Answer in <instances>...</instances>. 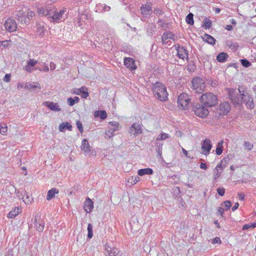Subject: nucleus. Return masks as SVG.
<instances>
[{
	"mask_svg": "<svg viewBox=\"0 0 256 256\" xmlns=\"http://www.w3.org/2000/svg\"><path fill=\"white\" fill-rule=\"evenodd\" d=\"M203 39L204 41L212 45H214L216 42V40L211 36L208 34H205L204 36Z\"/></svg>",
	"mask_w": 256,
	"mask_h": 256,
	"instance_id": "30",
	"label": "nucleus"
},
{
	"mask_svg": "<svg viewBox=\"0 0 256 256\" xmlns=\"http://www.w3.org/2000/svg\"><path fill=\"white\" fill-rule=\"evenodd\" d=\"M222 206L223 207L224 209L227 211L231 206V203L230 200H226L222 204Z\"/></svg>",
	"mask_w": 256,
	"mask_h": 256,
	"instance_id": "43",
	"label": "nucleus"
},
{
	"mask_svg": "<svg viewBox=\"0 0 256 256\" xmlns=\"http://www.w3.org/2000/svg\"><path fill=\"white\" fill-rule=\"evenodd\" d=\"M152 92L154 96L160 101L167 100L168 92L166 86L162 83L156 82L152 86Z\"/></svg>",
	"mask_w": 256,
	"mask_h": 256,
	"instance_id": "2",
	"label": "nucleus"
},
{
	"mask_svg": "<svg viewBox=\"0 0 256 256\" xmlns=\"http://www.w3.org/2000/svg\"><path fill=\"white\" fill-rule=\"evenodd\" d=\"M124 65L130 69L133 70L136 69L135 62L133 58H125L124 59Z\"/></svg>",
	"mask_w": 256,
	"mask_h": 256,
	"instance_id": "22",
	"label": "nucleus"
},
{
	"mask_svg": "<svg viewBox=\"0 0 256 256\" xmlns=\"http://www.w3.org/2000/svg\"><path fill=\"white\" fill-rule=\"evenodd\" d=\"M72 128V126L68 122H62L58 127L59 130L62 132L64 131V128L71 130Z\"/></svg>",
	"mask_w": 256,
	"mask_h": 256,
	"instance_id": "34",
	"label": "nucleus"
},
{
	"mask_svg": "<svg viewBox=\"0 0 256 256\" xmlns=\"http://www.w3.org/2000/svg\"><path fill=\"white\" fill-rule=\"evenodd\" d=\"M230 48H232V49L234 50H237V48L238 47V45L236 43H234V44H227Z\"/></svg>",
	"mask_w": 256,
	"mask_h": 256,
	"instance_id": "53",
	"label": "nucleus"
},
{
	"mask_svg": "<svg viewBox=\"0 0 256 256\" xmlns=\"http://www.w3.org/2000/svg\"><path fill=\"white\" fill-rule=\"evenodd\" d=\"M238 91H239V92H240V96H242V97L240 98L242 99V100H244V98L246 96L247 93L244 90H242L240 88H238Z\"/></svg>",
	"mask_w": 256,
	"mask_h": 256,
	"instance_id": "51",
	"label": "nucleus"
},
{
	"mask_svg": "<svg viewBox=\"0 0 256 256\" xmlns=\"http://www.w3.org/2000/svg\"><path fill=\"white\" fill-rule=\"evenodd\" d=\"M140 180V178L138 176H132L129 177L126 180L128 184L131 186L134 185Z\"/></svg>",
	"mask_w": 256,
	"mask_h": 256,
	"instance_id": "28",
	"label": "nucleus"
},
{
	"mask_svg": "<svg viewBox=\"0 0 256 256\" xmlns=\"http://www.w3.org/2000/svg\"><path fill=\"white\" fill-rule=\"evenodd\" d=\"M169 138V134L164 132H162V134H160L157 138V140H166Z\"/></svg>",
	"mask_w": 256,
	"mask_h": 256,
	"instance_id": "41",
	"label": "nucleus"
},
{
	"mask_svg": "<svg viewBox=\"0 0 256 256\" xmlns=\"http://www.w3.org/2000/svg\"><path fill=\"white\" fill-rule=\"evenodd\" d=\"M38 62L34 58H30L26 61V64L23 66V69L26 72L32 73L34 70H38V68L35 66Z\"/></svg>",
	"mask_w": 256,
	"mask_h": 256,
	"instance_id": "10",
	"label": "nucleus"
},
{
	"mask_svg": "<svg viewBox=\"0 0 256 256\" xmlns=\"http://www.w3.org/2000/svg\"><path fill=\"white\" fill-rule=\"evenodd\" d=\"M224 168L225 164L224 163V160H222L221 162L217 164L214 170L213 178L214 180H216L220 176L222 171Z\"/></svg>",
	"mask_w": 256,
	"mask_h": 256,
	"instance_id": "12",
	"label": "nucleus"
},
{
	"mask_svg": "<svg viewBox=\"0 0 256 256\" xmlns=\"http://www.w3.org/2000/svg\"><path fill=\"white\" fill-rule=\"evenodd\" d=\"M222 144L223 141H220L218 144L216 150V154L220 155L222 152Z\"/></svg>",
	"mask_w": 256,
	"mask_h": 256,
	"instance_id": "38",
	"label": "nucleus"
},
{
	"mask_svg": "<svg viewBox=\"0 0 256 256\" xmlns=\"http://www.w3.org/2000/svg\"><path fill=\"white\" fill-rule=\"evenodd\" d=\"M88 238H91L93 236V231H92V226L90 224H88Z\"/></svg>",
	"mask_w": 256,
	"mask_h": 256,
	"instance_id": "44",
	"label": "nucleus"
},
{
	"mask_svg": "<svg viewBox=\"0 0 256 256\" xmlns=\"http://www.w3.org/2000/svg\"><path fill=\"white\" fill-rule=\"evenodd\" d=\"M141 13L144 16L150 14L152 12V7L151 3H147L146 4H142L140 8Z\"/></svg>",
	"mask_w": 256,
	"mask_h": 256,
	"instance_id": "20",
	"label": "nucleus"
},
{
	"mask_svg": "<svg viewBox=\"0 0 256 256\" xmlns=\"http://www.w3.org/2000/svg\"><path fill=\"white\" fill-rule=\"evenodd\" d=\"M200 168L202 170H206L207 168V166L206 164L202 162L200 164Z\"/></svg>",
	"mask_w": 256,
	"mask_h": 256,
	"instance_id": "64",
	"label": "nucleus"
},
{
	"mask_svg": "<svg viewBox=\"0 0 256 256\" xmlns=\"http://www.w3.org/2000/svg\"><path fill=\"white\" fill-rule=\"evenodd\" d=\"M66 10H60V12H56V8L53 7L52 9V14L50 16V21L53 22H60L64 19V14Z\"/></svg>",
	"mask_w": 256,
	"mask_h": 256,
	"instance_id": "6",
	"label": "nucleus"
},
{
	"mask_svg": "<svg viewBox=\"0 0 256 256\" xmlns=\"http://www.w3.org/2000/svg\"><path fill=\"white\" fill-rule=\"evenodd\" d=\"M212 147V144L210 140L209 139H206L202 144V154L206 156L208 154Z\"/></svg>",
	"mask_w": 256,
	"mask_h": 256,
	"instance_id": "16",
	"label": "nucleus"
},
{
	"mask_svg": "<svg viewBox=\"0 0 256 256\" xmlns=\"http://www.w3.org/2000/svg\"><path fill=\"white\" fill-rule=\"evenodd\" d=\"M244 149L248 151H250L254 148L253 144L250 142L246 141H244Z\"/></svg>",
	"mask_w": 256,
	"mask_h": 256,
	"instance_id": "39",
	"label": "nucleus"
},
{
	"mask_svg": "<svg viewBox=\"0 0 256 256\" xmlns=\"http://www.w3.org/2000/svg\"><path fill=\"white\" fill-rule=\"evenodd\" d=\"M228 58V56L226 53L221 52L217 56L216 59L220 62H224Z\"/></svg>",
	"mask_w": 256,
	"mask_h": 256,
	"instance_id": "35",
	"label": "nucleus"
},
{
	"mask_svg": "<svg viewBox=\"0 0 256 256\" xmlns=\"http://www.w3.org/2000/svg\"><path fill=\"white\" fill-rule=\"evenodd\" d=\"M241 64L245 68H248L251 65V63L246 59L242 60Z\"/></svg>",
	"mask_w": 256,
	"mask_h": 256,
	"instance_id": "47",
	"label": "nucleus"
},
{
	"mask_svg": "<svg viewBox=\"0 0 256 256\" xmlns=\"http://www.w3.org/2000/svg\"><path fill=\"white\" fill-rule=\"evenodd\" d=\"M44 222L40 219L38 220L37 218L35 219V227L36 230L38 232H42L44 229Z\"/></svg>",
	"mask_w": 256,
	"mask_h": 256,
	"instance_id": "26",
	"label": "nucleus"
},
{
	"mask_svg": "<svg viewBox=\"0 0 256 256\" xmlns=\"http://www.w3.org/2000/svg\"><path fill=\"white\" fill-rule=\"evenodd\" d=\"M177 56L178 57L183 60H188V52L187 50L182 46L178 44L176 46Z\"/></svg>",
	"mask_w": 256,
	"mask_h": 256,
	"instance_id": "15",
	"label": "nucleus"
},
{
	"mask_svg": "<svg viewBox=\"0 0 256 256\" xmlns=\"http://www.w3.org/2000/svg\"><path fill=\"white\" fill-rule=\"evenodd\" d=\"M190 98L186 93H182L178 98V104L180 108L186 110L189 106Z\"/></svg>",
	"mask_w": 256,
	"mask_h": 256,
	"instance_id": "5",
	"label": "nucleus"
},
{
	"mask_svg": "<svg viewBox=\"0 0 256 256\" xmlns=\"http://www.w3.org/2000/svg\"><path fill=\"white\" fill-rule=\"evenodd\" d=\"M221 240L220 238L216 237L215 238L212 242V244H220Z\"/></svg>",
	"mask_w": 256,
	"mask_h": 256,
	"instance_id": "58",
	"label": "nucleus"
},
{
	"mask_svg": "<svg viewBox=\"0 0 256 256\" xmlns=\"http://www.w3.org/2000/svg\"><path fill=\"white\" fill-rule=\"evenodd\" d=\"M81 150L84 153L88 154L90 152V146L86 139H84L82 142Z\"/></svg>",
	"mask_w": 256,
	"mask_h": 256,
	"instance_id": "24",
	"label": "nucleus"
},
{
	"mask_svg": "<svg viewBox=\"0 0 256 256\" xmlns=\"http://www.w3.org/2000/svg\"><path fill=\"white\" fill-rule=\"evenodd\" d=\"M129 132L130 134L137 136L142 133V128L140 124H133L129 128Z\"/></svg>",
	"mask_w": 256,
	"mask_h": 256,
	"instance_id": "14",
	"label": "nucleus"
},
{
	"mask_svg": "<svg viewBox=\"0 0 256 256\" xmlns=\"http://www.w3.org/2000/svg\"><path fill=\"white\" fill-rule=\"evenodd\" d=\"M217 192L220 196H223L225 193V189L223 188H219L217 189Z\"/></svg>",
	"mask_w": 256,
	"mask_h": 256,
	"instance_id": "50",
	"label": "nucleus"
},
{
	"mask_svg": "<svg viewBox=\"0 0 256 256\" xmlns=\"http://www.w3.org/2000/svg\"><path fill=\"white\" fill-rule=\"evenodd\" d=\"M4 26L6 30L10 32H13L17 28V24L16 21L10 18L5 22Z\"/></svg>",
	"mask_w": 256,
	"mask_h": 256,
	"instance_id": "13",
	"label": "nucleus"
},
{
	"mask_svg": "<svg viewBox=\"0 0 256 256\" xmlns=\"http://www.w3.org/2000/svg\"><path fill=\"white\" fill-rule=\"evenodd\" d=\"M256 227V222H254V223H249L248 224H246L242 226V230H248L250 228H254Z\"/></svg>",
	"mask_w": 256,
	"mask_h": 256,
	"instance_id": "42",
	"label": "nucleus"
},
{
	"mask_svg": "<svg viewBox=\"0 0 256 256\" xmlns=\"http://www.w3.org/2000/svg\"><path fill=\"white\" fill-rule=\"evenodd\" d=\"M12 40H6L4 41H0V46H3L4 48H7L10 45Z\"/></svg>",
	"mask_w": 256,
	"mask_h": 256,
	"instance_id": "46",
	"label": "nucleus"
},
{
	"mask_svg": "<svg viewBox=\"0 0 256 256\" xmlns=\"http://www.w3.org/2000/svg\"><path fill=\"white\" fill-rule=\"evenodd\" d=\"M192 89L196 92L202 93L206 88L205 84L202 78H194L191 82Z\"/></svg>",
	"mask_w": 256,
	"mask_h": 256,
	"instance_id": "4",
	"label": "nucleus"
},
{
	"mask_svg": "<svg viewBox=\"0 0 256 256\" xmlns=\"http://www.w3.org/2000/svg\"><path fill=\"white\" fill-rule=\"evenodd\" d=\"M52 8L53 6H46L38 8V14L40 16H46L48 18H49L50 16V13H52Z\"/></svg>",
	"mask_w": 256,
	"mask_h": 256,
	"instance_id": "17",
	"label": "nucleus"
},
{
	"mask_svg": "<svg viewBox=\"0 0 256 256\" xmlns=\"http://www.w3.org/2000/svg\"><path fill=\"white\" fill-rule=\"evenodd\" d=\"M44 105L48 108L50 110L54 112H60L61 108L58 103L50 102H45L43 104Z\"/></svg>",
	"mask_w": 256,
	"mask_h": 256,
	"instance_id": "21",
	"label": "nucleus"
},
{
	"mask_svg": "<svg viewBox=\"0 0 256 256\" xmlns=\"http://www.w3.org/2000/svg\"><path fill=\"white\" fill-rule=\"evenodd\" d=\"M119 250L113 244L106 243L104 246V254L106 256H116Z\"/></svg>",
	"mask_w": 256,
	"mask_h": 256,
	"instance_id": "9",
	"label": "nucleus"
},
{
	"mask_svg": "<svg viewBox=\"0 0 256 256\" xmlns=\"http://www.w3.org/2000/svg\"><path fill=\"white\" fill-rule=\"evenodd\" d=\"M67 102L70 106H72L75 104L73 98H70L67 100Z\"/></svg>",
	"mask_w": 256,
	"mask_h": 256,
	"instance_id": "54",
	"label": "nucleus"
},
{
	"mask_svg": "<svg viewBox=\"0 0 256 256\" xmlns=\"http://www.w3.org/2000/svg\"><path fill=\"white\" fill-rule=\"evenodd\" d=\"M94 116H100L102 120H104L107 117V114L105 110H96L94 112Z\"/></svg>",
	"mask_w": 256,
	"mask_h": 256,
	"instance_id": "31",
	"label": "nucleus"
},
{
	"mask_svg": "<svg viewBox=\"0 0 256 256\" xmlns=\"http://www.w3.org/2000/svg\"><path fill=\"white\" fill-rule=\"evenodd\" d=\"M78 91L80 92L82 94L81 97L84 98H86L88 96V88L85 86H82L80 88L78 89Z\"/></svg>",
	"mask_w": 256,
	"mask_h": 256,
	"instance_id": "33",
	"label": "nucleus"
},
{
	"mask_svg": "<svg viewBox=\"0 0 256 256\" xmlns=\"http://www.w3.org/2000/svg\"><path fill=\"white\" fill-rule=\"evenodd\" d=\"M224 211L226 210L224 209L223 207L220 206L218 208V214L220 215L221 216H222V214Z\"/></svg>",
	"mask_w": 256,
	"mask_h": 256,
	"instance_id": "56",
	"label": "nucleus"
},
{
	"mask_svg": "<svg viewBox=\"0 0 256 256\" xmlns=\"http://www.w3.org/2000/svg\"><path fill=\"white\" fill-rule=\"evenodd\" d=\"M154 13L156 16H160L162 14V10L159 8H156L154 10Z\"/></svg>",
	"mask_w": 256,
	"mask_h": 256,
	"instance_id": "49",
	"label": "nucleus"
},
{
	"mask_svg": "<svg viewBox=\"0 0 256 256\" xmlns=\"http://www.w3.org/2000/svg\"><path fill=\"white\" fill-rule=\"evenodd\" d=\"M38 70L40 72L42 71L44 72H48L49 71V68L47 64H44V68H38Z\"/></svg>",
	"mask_w": 256,
	"mask_h": 256,
	"instance_id": "52",
	"label": "nucleus"
},
{
	"mask_svg": "<svg viewBox=\"0 0 256 256\" xmlns=\"http://www.w3.org/2000/svg\"><path fill=\"white\" fill-rule=\"evenodd\" d=\"M24 199V202L25 204H30L32 201L30 200L29 198V196H26V198H22Z\"/></svg>",
	"mask_w": 256,
	"mask_h": 256,
	"instance_id": "59",
	"label": "nucleus"
},
{
	"mask_svg": "<svg viewBox=\"0 0 256 256\" xmlns=\"http://www.w3.org/2000/svg\"><path fill=\"white\" fill-rule=\"evenodd\" d=\"M236 90H230L229 91V97L230 99L232 102L234 104H238L242 102V99L234 95V92Z\"/></svg>",
	"mask_w": 256,
	"mask_h": 256,
	"instance_id": "19",
	"label": "nucleus"
},
{
	"mask_svg": "<svg viewBox=\"0 0 256 256\" xmlns=\"http://www.w3.org/2000/svg\"><path fill=\"white\" fill-rule=\"evenodd\" d=\"M10 74H6L4 78V80L6 82H8L10 80Z\"/></svg>",
	"mask_w": 256,
	"mask_h": 256,
	"instance_id": "60",
	"label": "nucleus"
},
{
	"mask_svg": "<svg viewBox=\"0 0 256 256\" xmlns=\"http://www.w3.org/2000/svg\"><path fill=\"white\" fill-rule=\"evenodd\" d=\"M193 110L196 116L202 118L206 117L209 114L208 108L201 104H196L194 106Z\"/></svg>",
	"mask_w": 256,
	"mask_h": 256,
	"instance_id": "7",
	"label": "nucleus"
},
{
	"mask_svg": "<svg viewBox=\"0 0 256 256\" xmlns=\"http://www.w3.org/2000/svg\"><path fill=\"white\" fill-rule=\"evenodd\" d=\"M77 128L80 133H82L84 132L83 127L82 124L80 121H77L76 122Z\"/></svg>",
	"mask_w": 256,
	"mask_h": 256,
	"instance_id": "48",
	"label": "nucleus"
},
{
	"mask_svg": "<svg viewBox=\"0 0 256 256\" xmlns=\"http://www.w3.org/2000/svg\"><path fill=\"white\" fill-rule=\"evenodd\" d=\"M94 208V203L92 200L88 198L84 204V210L87 213H90Z\"/></svg>",
	"mask_w": 256,
	"mask_h": 256,
	"instance_id": "23",
	"label": "nucleus"
},
{
	"mask_svg": "<svg viewBox=\"0 0 256 256\" xmlns=\"http://www.w3.org/2000/svg\"><path fill=\"white\" fill-rule=\"evenodd\" d=\"M175 40V36L173 33L170 32H164L162 36V44L170 46L171 40Z\"/></svg>",
	"mask_w": 256,
	"mask_h": 256,
	"instance_id": "11",
	"label": "nucleus"
},
{
	"mask_svg": "<svg viewBox=\"0 0 256 256\" xmlns=\"http://www.w3.org/2000/svg\"><path fill=\"white\" fill-rule=\"evenodd\" d=\"M238 198L241 200H244V194L243 193H240L238 194Z\"/></svg>",
	"mask_w": 256,
	"mask_h": 256,
	"instance_id": "61",
	"label": "nucleus"
},
{
	"mask_svg": "<svg viewBox=\"0 0 256 256\" xmlns=\"http://www.w3.org/2000/svg\"><path fill=\"white\" fill-rule=\"evenodd\" d=\"M8 130V127L6 124H4V126L0 124V133L2 135H6Z\"/></svg>",
	"mask_w": 256,
	"mask_h": 256,
	"instance_id": "45",
	"label": "nucleus"
},
{
	"mask_svg": "<svg viewBox=\"0 0 256 256\" xmlns=\"http://www.w3.org/2000/svg\"><path fill=\"white\" fill-rule=\"evenodd\" d=\"M118 122H110L108 126V130L106 132V135L109 138L115 134L114 132L120 129Z\"/></svg>",
	"mask_w": 256,
	"mask_h": 256,
	"instance_id": "8",
	"label": "nucleus"
},
{
	"mask_svg": "<svg viewBox=\"0 0 256 256\" xmlns=\"http://www.w3.org/2000/svg\"><path fill=\"white\" fill-rule=\"evenodd\" d=\"M138 174L140 176H142L145 174L150 175L153 174V170L150 168H143L139 170H138Z\"/></svg>",
	"mask_w": 256,
	"mask_h": 256,
	"instance_id": "27",
	"label": "nucleus"
},
{
	"mask_svg": "<svg viewBox=\"0 0 256 256\" xmlns=\"http://www.w3.org/2000/svg\"><path fill=\"white\" fill-rule=\"evenodd\" d=\"M24 88H28V89H30V88H38L39 90H40L41 87L39 83L36 82H32V83H26L25 84Z\"/></svg>",
	"mask_w": 256,
	"mask_h": 256,
	"instance_id": "32",
	"label": "nucleus"
},
{
	"mask_svg": "<svg viewBox=\"0 0 256 256\" xmlns=\"http://www.w3.org/2000/svg\"><path fill=\"white\" fill-rule=\"evenodd\" d=\"M219 108L220 114L226 115L229 112L230 106L228 102H224L220 104Z\"/></svg>",
	"mask_w": 256,
	"mask_h": 256,
	"instance_id": "18",
	"label": "nucleus"
},
{
	"mask_svg": "<svg viewBox=\"0 0 256 256\" xmlns=\"http://www.w3.org/2000/svg\"><path fill=\"white\" fill-rule=\"evenodd\" d=\"M110 10V6H106L104 4L103 8V10L104 12H108Z\"/></svg>",
	"mask_w": 256,
	"mask_h": 256,
	"instance_id": "63",
	"label": "nucleus"
},
{
	"mask_svg": "<svg viewBox=\"0 0 256 256\" xmlns=\"http://www.w3.org/2000/svg\"><path fill=\"white\" fill-rule=\"evenodd\" d=\"M210 85L213 88L216 87L218 86V82L216 80H211Z\"/></svg>",
	"mask_w": 256,
	"mask_h": 256,
	"instance_id": "57",
	"label": "nucleus"
},
{
	"mask_svg": "<svg viewBox=\"0 0 256 256\" xmlns=\"http://www.w3.org/2000/svg\"><path fill=\"white\" fill-rule=\"evenodd\" d=\"M201 102L206 106H214L218 104L217 96L212 92H206L201 96Z\"/></svg>",
	"mask_w": 256,
	"mask_h": 256,
	"instance_id": "3",
	"label": "nucleus"
},
{
	"mask_svg": "<svg viewBox=\"0 0 256 256\" xmlns=\"http://www.w3.org/2000/svg\"><path fill=\"white\" fill-rule=\"evenodd\" d=\"M22 212V209L18 207H16L12 210L8 214L9 218H14Z\"/></svg>",
	"mask_w": 256,
	"mask_h": 256,
	"instance_id": "25",
	"label": "nucleus"
},
{
	"mask_svg": "<svg viewBox=\"0 0 256 256\" xmlns=\"http://www.w3.org/2000/svg\"><path fill=\"white\" fill-rule=\"evenodd\" d=\"M194 15L192 13H190L186 17V22L188 24L192 25L194 23L193 20Z\"/></svg>",
	"mask_w": 256,
	"mask_h": 256,
	"instance_id": "40",
	"label": "nucleus"
},
{
	"mask_svg": "<svg viewBox=\"0 0 256 256\" xmlns=\"http://www.w3.org/2000/svg\"><path fill=\"white\" fill-rule=\"evenodd\" d=\"M248 100L246 102V104L248 108L252 110L254 108V104L252 98L249 96H248Z\"/></svg>",
	"mask_w": 256,
	"mask_h": 256,
	"instance_id": "37",
	"label": "nucleus"
},
{
	"mask_svg": "<svg viewBox=\"0 0 256 256\" xmlns=\"http://www.w3.org/2000/svg\"><path fill=\"white\" fill-rule=\"evenodd\" d=\"M35 14L33 11L28 7L22 6L20 9L17 11L16 18L20 23L26 24L32 20Z\"/></svg>",
	"mask_w": 256,
	"mask_h": 256,
	"instance_id": "1",
	"label": "nucleus"
},
{
	"mask_svg": "<svg viewBox=\"0 0 256 256\" xmlns=\"http://www.w3.org/2000/svg\"><path fill=\"white\" fill-rule=\"evenodd\" d=\"M206 28H210L212 25V22L210 20H206L204 22Z\"/></svg>",
	"mask_w": 256,
	"mask_h": 256,
	"instance_id": "55",
	"label": "nucleus"
},
{
	"mask_svg": "<svg viewBox=\"0 0 256 256\" xmlns=\"http://www.w3.org/2000/svg\"><path fill=\"white\" fill-rule=\"evenodd\" d=\"M58 190L56 188H52L49 190L48 192L46 200H50L54 198L55 194H58Z\"/></svg>",
	"mask_w": 256,
	"mask_h": 256,
	"instance_id": "29",
	"label": "nucleus"
},
{
	"mask_svg": "<svg viewBox=\"0 0 256 256\" xmlns=\"http://www.w3.org/2000/svg\"><path fill=\"white\" fill-rule=\"evenodd\" d=\"M156 150L160 157H161L162 154V150L163 144L160 142H157L156 143Z\"/></svg>",
	"mask_w": 256,
	"mask_h": 256,
	"instance_id": "36",
	"label": "nucleus"
},
{
	"mask_svg": "<svg viewBox=\"0 0 256 256\" xmlns=\"http://www.w3.org/2000/svg\"><path fill=\"white\" fill-rule=\"evenodd\" d=\"M50 70H54L56 68V64L54 62H50Z\"/></svg>",
	"mask_w": 256,
	"mask_h": 256,
	"instance_id": "62",
	"label": "nucleus"
}]
</instances>
